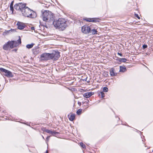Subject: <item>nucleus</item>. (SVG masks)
I'll list each match as a JSON object with an SVG mask.
<instances>
[{
    "label": "nucleus",
    "instance_id": "f257e3e1",
    "mask_svg": "<svg viewBox=\"0 0 153 153\" xmlns=\"http://www.w3.org/2000/svg\"><path fill=\"white\" fill-rule=\"evenodd\" d=\"M26 4L19 3L14 5V8L16 10L21 12L22 15L28 18L35 19L37 16L36 13L28 7L26 6Z\"/></svg>",
    "mask_w": 153,
    "mask_h": 153
},
{
    "label": "nucleus",
    "instance_id": "f03ea898",
    "mask_svg": "<svg viewBox=\"0 0 153 153\" xmlns=\"http://www.w3.org/2000/svg\"><path fill=\"white\" fill-rule=\"evenodd\" d=\"M53 24L55 27L61 30H64L67 26L66 21L64 19L59 18L58 20H54Z\"/></svg>",
    "mask_w": 153,
    "mask_h": 153
},
{
    "label": "nucleus",
    "instance_id": "7ed1b4c3",
    "mask_svg": "<svg viewBox=\"0 0 153 153\" xmlns=\"http://www.w3.org/2000/svg\"><path fill=\"white\" fill-rule=\"evenodd\" d=\"M42 16L44 21L48 22L53 21L54 16L51 12L45 10L42 13Z\"/></svg>",
    "mask_w": 153,
    "mask_h": 153
},
{
    "label": "nucleus",
    "instance_id": "20e7f679",
    "mask_svg": "<svg viewBox=\"0 0 153 153\" xmlns=\"http://www.w3.org/2000/svg\"><path fill=\"white\" fill-rule=\"evenodd\" d=\"M60 53L57 51H53L52 53H50L51 59L53 60H56L59 58Z\"/></svg>",
    "mask_w": 153,
    "mask_h": 153
},
{
    "label": "nucleus",
    "instance_id": "39448f33",
    "mask_svg": "<svg viewBox=\"0 0 153 153\" xmlns=\"http://www.w3.org/2000/svg\"><path fill=\"white\" fill-rule=\"evenodd\" d=\"M19 39L17 41H10L11 44L10 47H11V49H12L14 47H17L19 44H21V40L20 37L19 36Z\"/></svg>",
    "mask_w": 153,
    "mask_h": 153
},
{
    "label": "nucleus",
    "instance_id": "423d86ee",
    "mask_svg": "<svg viewBox=\"0 0 153 153\" xmlns=\"http://www.w3.org/2000/svg\"><path fill=\"white\" fill-rule=\"evenodd\" d=\"M0 71L2 73H4L3 74L4 76L8 77H13V75L11 71L4 68H0Z\"/></svg>",
    "mask_w": 153,
    "mask_h": 153
},
{
    "label": "nucleus",
    "instance_id": "0eeeda50",
    "mask_svg": "<svg viewBox=\"0 0 153 153\" xmlns=\"http://www.w3.org/2000/svg\"><path fill=\"white\" fill-rule=\"evenodd\" d=\"M40 58L41 60L47 61L51 59L50 53H44L41 55Z\"/></svg>",
    "mask_w": 153,
    "mask_h": 153
},
{
    "label": "nucleus",
    "instance_id": "6e6552de",
    "mask_svg": "<svg viewBox=\"0 0 153 153\" xmlns=\"http://www.w3.org/2000/svg\"><path fill=\"white\" fill-rule=\"evenodd\" d=\"M81 30L82 32L84 34L90 33L91 27L86 25H84L82 27Z\"/></svg>",
    "mask_w": 153,
    "mask_h": 153
},
{
    "label": "nucleus",
    "instance_id": "1a4fd4ad",
    "mask_svg": "<svg viewBox=\"0 0 153 153\" xmlns=\"http://www.w3.org/2000/svg\"><path fill=\"white\" fill-rule=\"evenodd\" d=\"M16 25L18 26V28L21 30L24 29L26 27V25L24 23L20 22H18L17 23Z\"/></svg>",
    "mask_w": 153,
    "mask_h": 153
},
{
    "label": "nucleus",
    "instance_id": "9d476101",
    "mask_svg": "<svg viewBox=\"0 0 153 153\" xmlns=\"http://www.w3.org/2000/svg\"><path fill=\"white\" fill-rule=\"evenodd\" d=\"M43 131H45L48 133L51 134V135L54 136L56 135V134H59V133L55 131H52L51 130H49L48 129H46L45 128H44Z\"/></svg>",
    "mask_w": 153,
    "mask_h": 153
},
{
    "label": "nucleus",
    "instance_id": "9b49d317",
    "mask_svg": "<svg viewBox=\"0 0 153 153\" xmlns=\"http://www.w3.org/2000/svg\"><path fill=\"white\" fill-rule=\"evenodd\" d=\"M10 41H8L4 45L3 47V49L7 51L8 50L9 48H11V47H10Z\"/></svg>",
    "mask_w": 153,
    "mask_h": 153
},
{
    "label": "nucleus",
    "instance_id": "f8f14e48",
    "mask_svg": "<svg viewBox=\"0 0 153 153\" xmlns=\"http://www.w3.org/2000/svg\"><path fill=\"white\" fill-rule=\"evenodd\" d=\"M94 94V93L92 92H87L83 94V96L86 98H89Z\"/></svg>",
    "mask_w": 153,
    "mask_h": 153
},
{
    "label": "nucleus",
    "instance_id": "ddd939ff",
    "mask_svg": "<svg viewBox=\"0 0 153 153\" xmlns=\"http://www.w3.org/2000/svg\"><path fill=\"white\" fill-rule=\"evenodd\" d=\"M110 74L111 76H114L117 75V73L115 72L113 68H111L110 70Z\"/></svg>",
    "mask_w": 153,
    "mask_h": 153
},
{
    "label": "nucleus",
    "instance_id": "4468645a",
    "mask_svg": "<svg viewBox=\"0 0 153 153\" xmlns=\"http://www.w3.org/2000/svg\"><path fill=\"white\" fill-rule=\"evenodd\" d=\"M32 51L34 55H36L37 54H38L40 52L39 49L37 48H33L32 49Z\"/></svg>",
    "mask_w": 153,
    "mask_h": 153
},
{
    "label": "nucleus",
    "instance_id": "2eb2a0df",
    "mask_svg": "<svg viewBox=\"0 0 153 153\" xmlns=\"http://www.w3.org/2000/svg\"><path fill=\"white\" fill-rule=\"evenodd\" d=\"M97 30L95 29H93L91 27V31H90V33H91L92 34H97Z\"/></svg>",
    "mask_w": 153,
    "mask_h": 153
},
{
    "label": "nucleus",
    "instance_id": "dca6fc26",
    "mask_svg": "<svg viewBox=\"0 0 153 153\" xmlns=\"http://www.w3.org/2000/svg\"><path fill=\"white\" fill-rule=\"evenodd\" d=\"M68 117L70 121H73L75 119V116L74 114H72L70 116L69 115H68Z\"/></svg>",
    "mask_w": 153,
    "mask_h": 153
},
{
    "label": "nucleus",
    "instance_id": "f3484780",
    "mask_svg": "<svg viewBox=\"0 0 153 153\" xmlns=\"http://www.w3.org/2000/svg\"><path fill=\"white\" fill-rule=\"evenodd\" d=\"M120 70L119 71L121 72H124L127 71L126 67L125 66H120Z\"/></svg>",
    "mask_w": 153,
    "mask_h": 153
},
{
    "label": "nucleus",
    "instance_id": "a211bd4d",
    "mask_svg": "<svg viewBox=\"0 0 153 153\" xmlns=\"http://www.w3.org/2000/svg\"><path fill=\"white\" fill-rule=\"evenodd\" d=\"M14 2V1H11L10 6V10L12 12V13L13 14V11H14V8H13V3Z\"/></svg>",
    "mask_w": 153,
    "mask_h": 153
},
{
    "label": "nucleus",
    "instance_id": "6ab92c4d",
    "mask_svg": "<svg viewBox=\"0 0 153 153\" xmlns=\"http://www.w3.org/2000/svg\"><path fill=\"white\" fill-rule=\"evenodd\" d=\"M34 44L32 43L31 44H27L26 46V47L28 49H30L32 48Z\"/></svg>",
    "mask_w": 153,
    "mask_h": 153
},
{
    "label": "nucleus",
    "instance_id": "aec40b11",
    "mask_svg": "<svg viewBox=\"0 0 153 153\" xmlns=\"http://www.w3.org/2000/svg\"><path fill=\"white\" fill-rule=\"evenodd\" d=\"M118 60L120 62H125L126 61L127 59L125 58H119L118 59Z\"/></svg>",
    "mask_w": 153,
    "mask_h": 153
},
{
    "label": "nucleus",
    "instance_id": "412c9836",
    "mask_svg": "<svg viewBox=\"0 0 153 153\" xmlns=\"http://www.w3.org/2000/svg\"><path fill=\"white\" fill-rule=\"evenodd\" d=\"M14 30H12L11 29L10 30H6L5 32H4V33H5L6 34H9L11 32H12V31Z\"/></svg>",
    "mask_w": 153,
    "mask_h": 153
},
{
    "label": "nucleus",
    "instance_id": "4be33fe9",
    "mask_svg": "<svg viewBox=\"0 0 153 153\" xmlns=\"http://www.w3.org/2000/svg\"><path fill=\"white\" fill-rule=\"evenodd\" d=\"M82 109L81 108L78 109L76 111V114L78 115H80L82 113Z\"/></svg>",
    "mask_w": 153,
    "mask_h": 153
},
{
    "label": "nucleus",
    "instance_id": "5701e85b",
    "mask_svg": "<svg viewBox=\"0 0 153 153\" xmlns=\"http://www.w3.org/2000/svg\"><path fill=\"white\" fill-rule=\"evenodd\" d=\"M79 144L80 146L82 147L84 149H86V146H85V145L83 143L80 142L79 143Z\"/></svg>",
    "mask_w": 153,
    "mask_h": 153
},
{
    "label": "nucleus",
    "instance_id": "b1692460",
    "mask_svg": "<svg viewBox=\"0 0 153 153\" xmlns=\"http://www.w3.org/2000/svg\"><path fill=\"white\" fill-rule=\"evenodd\" d=\"M92 19L91 18H85L84 20L87 22H92Z\"/></svg>",
    "mask_w": 153,
    "mask_h": 153
},
{
    "label": "nucleus",
    "instance_id": "393cba45",
    "mask_svg": "<svg viewBox=\"0 0 153 153\" xmlns=\"http://www.w3.org/2000/svg\"><path fill=\"white\" fill-rule=\"evenodd\" d=\"M92 21L93 22H99L98 19L97 18H93Z\"/></svg>",
    "mask_w": 153,
    "mask_h": 153
},
{
    "label": "nucleus",
    "instance_id": "a878e982",
    "mask_svg": "<svg viewBox=\"0 0 153 153\" xmlns=\"http://www.w3.org/2000/svg\"><path fill=\"white\" fill-rule=\"evenodd\" d=\"M103 91L104 92H107L108 91V88L106 87H104L103 88Z\"/></svg>",
    "mask_w": 153,
    "mask_h": 153
},
{
    "label": "nucleus",
    "instance_id": "bb28decb",
    "mask_svg": "<svg viewBox=\"0 0 153 153\" xmlns=\"http://www.w3.org/2000/svg\"><path fill=\"white\" fill-rule=\"evenodd\" d=\"M99 95L101 96L102 98H103L105 97V94L103 92H100Z\"/></svg>",
    "mask_w": 153,
    "mask_h": 153
},
{
    "label": "nucleus",
    "instance_id": "cd10ccee",
    "mask_svg": "<svg viewBox=\"0 0 153 153\" xmlns=\"http://www.w3.org/2000/svg\"><path fill=\"white\" fill-rule=\"evenodd\" d=\"M147 46L146 45L144 44L143 45V49H146L147 48Z\"/></svg>",
    "mask_w": 153,
    "mask_h": 153
},
{
    "label": "nucleus",
    "instance_id": "c85d7f7f",
    "mask_svg": "<svg viewBox=\"0 0 153 153\" xmlns=\"http://www.w3.org/2000/svg\"><path fill=\"white\" fill-rule=\"evenodd\" d=\"M135 16L138 19H140V17L137 14L135 13Z\"/></svg>",
    "mask_w": 153,
    "mask_h": 153
},
{
    "label": "nucleus",
    "instance_id": "c756f323",
    "mask_svg": "<svg viewBox=\"0 0 153 153\" xmlns=\"http://www.w3.org/2000/svg\"><path fill=\"white\" fill-rule=\"evenodd\" d=\"M89 102V100H87V101H85L84 102H83V104H84V103H85L87 104H88Z\"/></svg>",
    "mask_w": 153,
    "mask_h": 153
},
{
    "label": "nucleus",
    "instance_id": "7c9ffc66",
    "mask_svg": "<svg viewBox=\"0 0 153 153\" xmlns=\"http://www.w3.org/2000/svg\"><path fill=\"white\" fill-rule=\"evenodd\" d=\"M117 54L118 55H120L121 56H123L122 54L121 53H119L118 52L117 53Z\"/></svg>",
    "mask_w": 153,
    "mask_h": 153
},
{
    "label": "nucleus",
    "instance_id": "2f4dec72",
    "mask_svg": "<svg viewBox=\"0 0 153 153\" xmlns=\"http://www.w3.org/2000/svg\"><path fill=\"white\" fill-rule=\"evenodd\" d=\"M50 137V136H48L46 138V140L47 141H48Z\"/></svg>",
    "mask_w": 153,
    "mask_h": 153
},
{
    "label": "nucleus",
    "instance_id": "473e14b6",
    "mask_svg": "<svg viewBox=\"0 0 153 153\" xmlns=\"http://www.w3.org/2000/svg\"><path fill=\"white\" fill-rule=\"evenodd\" d=\"M78 104L79 106H81V103L80 102H78Z\"/></svg>",
    "mask_w": 153,
    "mask_h": 153
},
{
    "label": "nucleus",
    "instance_id": "72a5a7b5",
    "mask_svg": "<svg viewBox=\"0 0 153 153\" xmlns=\"http://www.w3.org/2000/svg\"><path fill=\"white\" fill-rule=\"evenodd\" d=\"M31 29L32 30H34L35 29V27H31Z\"/></svg>",
    "mask_w": 153,
    "mask_h": 153
},
{
    "label": "nucleus",
    "instance_id": "f704fd0d",
    "mask_svg": "<svg viewBox=\"0 0 153 153\" xmlns=\"http://www.w3.org/2000/svg\"><path fill=\"white\" fill-rule=\"evenodd\" d=\"M17 49H15L13 50V51H14L15 52H16L17 51Z\"/></svg>",
    "mask_w": 153,
    "mask_h": 153
},
{
    "label": "nucleus",
    "instance_id": "c9c22d12",
    "mask_svg": "<svg viewBox=\"0 0 153 153\" xmlns=\"http://www.w3.org/2000/svg\"><path fill=\"white\" fill-rule=\"evenodd\" d=\"M28 123H25V124H26V125H28Z\"/></svg>",
    "mask_w": 153,
    "mask_h": 153
},
{
    "label": "nucleus",
    "instance_id": "e433bc0d",
    "mask_svg": "<svg viewBox=\"0 0 153 153\" xmlns=\"http://www.w3.org/2000/svg\"><path fill=\"white\" fill-rule=\"evenodd\" d=\"M46 153H48V151L47 150V151H46Z\"/></svg>",
    "mask_w": 153,
    "mask_h": 153
},
{
    "label": "nucleus",
    "instance_id": "4c0bfd02",
    "mask_svg": "<svg viewBox=\"0 0 153 153\" xmlns=\"http://www.w3.org/2000/svg\"><path fill=\"white\" fill-rule=\"evenodd\" d=\"M85 81H86V79H85Z\"/></svg>",
    "mask_w": 153,
    "mask_h": 153
},
{
    "label": "nucleus",
    "instance_id": "58836bf2",
    "mask_svg": "<svg viewBox=\"0 0 153 153\" xmlns=\"http://www.w3.org/2000/svg\"><path fill=\"white\" fill-rule=\"evenodd\" d=\"M42 137H43V139H44V137H43V136H42Z\"/></svg>",
    "mask_w": 153,
    "mask_h": 153
}]
</instances>
